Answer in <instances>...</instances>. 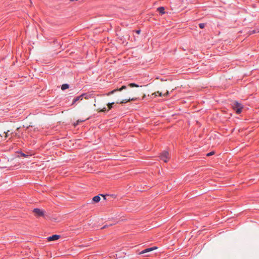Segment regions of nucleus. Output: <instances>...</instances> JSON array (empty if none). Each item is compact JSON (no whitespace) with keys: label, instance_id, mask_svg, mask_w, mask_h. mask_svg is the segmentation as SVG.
<instances>
[{"label":"nucleus","instance_id":"f257e3e1","mask_svg":"<svg viewBox=\"0 0 259 259\" xmlns=\"http://www.w3.org/2000/svg\"><path fill=\"white\" fill-rule=\"evenodd\" d=\"M233 109L235 111L236 113L239 114L242 112L243 105L237 101H235L232 104Z\"/></svg>","mask_w":259,"mask_h":259},{"label":"nucleus","instance_id":"dca6fc26","mask_svg":"<svg viewBox=\"0 0 259 259\" xmlns=\"http://www.w3.org/2000/svg\"><path fill=\"white\" fill-rule=\"evenodd\" d=\"M214 153V152L213 151H212V152H210L209 153H208L207 154H206V156H211L212 155H213Z\"/></svg>","mask_w":259,"mask_h":259},{"label":"nucleus","instance_id":"9b49d317","mask_svg":"<svg viewBox=\"0 0 259 259\" xmlns=\"http://www.w3.org/2000/svg\"><path fill=\"white\" fill-rule=\"evenodd\" d=\"M69 87V85L68 84H67V83L63 84L61 86V90L64 91V90H65L66 89H68Z\"/></svg>","mask_w":259,"mask_h":259},{"label":"nucleus","instance_id":"20e7f679","mask_svg":"<svg viewBox=\"0 0 259 259\" xmlns=\"http://www.w3.org/2000/svg\"><path fill=\"white\" fill-rule=\"evenodd\" d=\"M83 98H84L85 99H88L89 98V95L87 94H82L81 95L76 97L73 99L72 105H73L76 102L82 100Z\"/></svg>","mask_w":259,"mask_h":259},{"label":"nucleus","instance_id":"9d476101","mask_svg":"<svg viewBox=\"0 0 259 259\" xmlns=\"http://www.w3.org/2000/svg\"><path fill=\"white\" fill-rule=\"evenodd\" d=\"M100 199V197L99 195L95 196L93 198V201L95 202H99Z\"/></svg>","mask_w":259,"mask_h":259},{"label":"nucleus","instance_id":"412c9836","mask_svg":"<svg viewBox=\"0 0 259 259\" xmlns=\"http://www.w3.org/2000/svg\"><path fill=\"white\" fill-rule=\"evenodd\" d=\"M102 196H103L104 197V199H106L105 195H102Z\"/></svg>","mask_w":259,"mask_h":259},{"label":"nucleus","instance_id":"a211bd4d","mask_svg":"<svg viewBox=\"0 0 259 259\" xmlns=\"http://www.w3.org/2000/svg\"><path fill=\"white\" fill-rule=\"evenodd\" d=\"M108 110H107L106 108H103L102 110H101V112H105L106 111H107Z\"/></svg>","mask_w":259,"mask_h":259},{"label":"nucleus","instance_id":"423d86ee","mask_svg":"<svg viewBox=\"0 0 259 259\" xmlns=\"http://www.w3.org/2000/svg\"><path fill=\"white\" fill-rule=\"evenodd\" d=\"M33 212L35 213L36 217H43L45 215L44 211L39 208H34Z\"/></svg>","mask_w":259,"mask_h":259},{"label":"nucleus","instance_id":"f3484780","mask_svg":"<svg viewBox=\"0 0 259 259\" xmlns=\"http://www.w3.org/2000/svg\"><path fill=\"white\" fill-rule=\"evenodd\" d=\"M155 94L156 96H157V94H158L159 96H162V94L161 92H159V91L155 93Z\"/></svg>","mask_w":259,"mask_h":259},{"label":"nucleus","instance_id":"f03ea898","mask_svg":"<svg viewBox=\"0 0 259 259\" xmlns=\"http://www.w3.org/2000/svg\"><path fill=\"white\" fill-rule=\"evenodd\" d=\"M127 87H129L130 88H134V87H139L140 86L138 84H136V83H129L127 85V86H126V85H122L119 89L114 90L110 92L109 93H108L107 95H108V96L114 94L115 92H116L117 91H121L123 90L126 89L127 88Z\"/></svg>","mask_w":259,"mask_h":259},{"label":"nucleus","instance_id":"7ed1b4c3","mask_svg":"<svg viewBox=\"0 0 259 259\" xmlns=\"http://www.w3.org/2000/svg\"><path fill=\"white\" fill-rule=\"evenodd\" d=\"M159 158L164 162H167L169 159V155L168 152L164 151L159 155Z\"/></svg>","mask_w":259,"mask_h":259},{"label":"nucleus","instance_id":"6e6552de","mask_svg":"<svg viewBox=\"0 0 259 259\" xmlns=\"http://www.w3.org/2000/svg\"><path fill=\"white\" fill-rule=\"evenodd\" d=\"M157 10L161 15H163L165 13L164 8L163 7L158 8Z\"/></svg>","mask_w":259,"mask_h":259},{"label":"nucleus","instance_id":"ddd939ff","mask_svg":"<svg viewBox=\"0 0 259 259\" xmlns=\"http://www.w3.org/2000/svg\"><path fill=\"white\" fill-rule=\"evenodd\" d=\"M259 32V30H250L248 32V34L249 35H251V34H254L256 32Z\"/></svg>","mask_w":259,"mask_h":259},{"label":"nucleus","instance_id":"2eb2a0df","mask_svg":"<svg viewBox=\"0 0 259 259\" xmlns=\"http://www.w3.org/2000/svg\"><path fill=\"white\" fill-rule=\"evenodd\" d=\"M206 24L205 23H200L199 24V26L200 28L203 29L205 27Z\"/></svg>","mask_w":259,"mask_h":259},{"label":"nucleus","instance_id":"1a4fd4ad","mask_svg":"<svg viewBox=\"0 0 259 259\" xmlns=\"http://www.w3.org/2000/svg\"><path fill=\"white\" fill-rule=\"evenodd\" d=\"M136 100V98H132V99L129 98L128 99H127V100H126V99H125V100H122V101H120V104H123V103H127V102H129V101H135V100Z\"/></svg>","mask_w":259,"mask_h":259},{"label":"nucleus","instance_id":"0eeeda50","mask_svg":"<svg viewBox=\"0 0 259 259\" xmlns=\"http://www.w3.org/2000/svg\"><path fill=\"white\" fill-rule=\"evenodd\" d=\"M60 238L58 235H53L51 236L48 237V240L49 241L57 240Z\"/></svg>","mask_w":259,"mask_h":259},{"label":"nucleus","instance_id":"aec40b11","mask_svg":"<svg viewBox=\"0 0 259 259\" xmlns=\"http://www.w3.org/2000/svg\"><path fill=\"white\" fill-rule=\"evenodd\" d=\"M107 227V225H105L104 226H103V227H102V229H105V228H106Z\"/></svg>","mask_w":259,"mask_h":259},{"label":"nucleus","instance_id":"f8f14e48","mask_svg":"<svg viewBox=\"0 0 259 259\" xmlns=\"http://www.w3.org/2000/svg\"><path fill=\"white\" fill-rule=\"evenodd\" d=\"M18 153L19 154V157H27L28 156V155H26L21 151L18 152Z\"/></svg>","mask_w":259,"mask_h":259},{"label":"nucleus","instance_id":"4468645a","mask_svg":"<svg viewBox=\"0 0 259 259\" xmlns=\"http://www.w3.org/2000/svg\"><path fill=\"white\" fill-rule=\"evenodd\" d=\"M114 104V102H112V103H109L108 104H107V106H108V107L109 108V110H110L111 109V108H112V105Z\"/></svg>","mask_w":259,"mask_h":259},{"label":"nucleus","instance_id":"39448f33","mask_svg":"<svg viewBox=\"0 0 259 259\" xmlns=\"http://www.w3.org/2000/svg\"><path fill=\"white\" fill-rule=\"evenodd\" d=\"M156 249H157V247L155 246L152 247L147 248L144 249L143 250L141 251L139 253V254H144L143 255V256H150V255L146 254V253L151 252Z\"/></svg>","mask_w":259,"mask_h":259},{"label":"nucleus","instance_id":"6ab92c4d","mask_svg":"<svg viewBox=\"0 0 259 259\" xmlns=\"http://www.w3.org/2000/svg\"><path fill=\"white\" fill-rule=\"evenodd\" d=\"M136 32L137 34H139L140 33V32H141V30H136Z\"/></svg>","mask_w":259,"mask_h":259}]
</instances>
